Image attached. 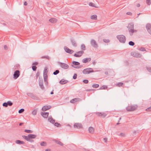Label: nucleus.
Returning a JSON list of instances; mask_svg holds the SVG:
<instances>
[{
  "label": "nucleus",
  "instance_id": "603ef678",
  "mask_svg": "<svg viewBox=\"0 0 151 151\" xmlns=\"http://www.w3.org/2000/svg\"><path fill=\"white\" fill-rule=\"evenodd\" d=\"M2 105L3 106L5 107H7L8 106V105L7 102H4L3 103Z\"/></svg>",
  "mask_w": 151,
  "mask_h": 151
},
{
  "label": "nucleus",
  "instance_id": "3c124183",
  "mask_svg": "<svg viewBox=\"0 0 151 151\" xmlns=\"http://www.w3.org/2000/svg\"><path fill=\"white\" fill-rule=\"evenodd\" d=\"M24 109H21L18 112L19 113H21L23 112L24 111Z\"/></svg>",
  "mask_w": 151,
  "mask_h": 151
},
{
  "label": "nucleus",
  "instance_id": "f257e3e1",
  "mask_svg": "<svg viewBox=\"0 0 151 151\" xmlns=\"http://www.w3.org/2000/svg\"><path fill=\"white\" fill-rule=\"evenodd\" d=\"M127 28L129 29V31L131 36L133 35V34L134 31H136V30L134 31V25L133 23L129 24L128 25Z\"/></svg>",
  "mask_w": 151,
  "mask_h": 151
},
{
  "label": "nucleus",
  "instance_id": "bb28decb",
  "mask_svg": "<svg viewBox=\"0 0 151 151\" xmlns=\"http://www.w3.org/2000/svg\"><path fill=\"white\" fill-rule=\"evenodd\" d=\"M91 18L92 19L97 20V16L95 14L91 16Z\"/></svg>",
  "mask_w": 151,
  "mask_h": 151
},
{
  "label": "nucleus",
  "instance_id": "4468645a",
  "mask_svg": "<svg viewBox=\"0 0 151 151\" xmlns=\"http://www.w3.org/2000/svg\"><path fill=\"white\" fill-rule=\"evenodd\" d=\"M74 127L76 128H82V125L80 123H76L74 125Z\"/></svg>",
  "mask_w": 151,
  "mask_h": 151
},
{
  "label": "nucleus",
  "instance_id": "412c9836",
  "mask_svg": "<svg viewBox=\"0 0 151 151\" xmlns=\"http://www.w3.org/2000/svg\"><path fill=\"white\" fill-rule=\"evenodd\" d=\"M68 82V81L67 80H65L64 79H61L59 82V83L61 84H65Z\"/></svg>",
  "mask_w": 151,
  "mask_h": 151
},
{
  "label": "nucleus",
  "instance_id": "72a5a7b5",
  "mask_svg": "<svg viewBox=\"0 0 151 151\" xmlns=\"http://www.w3.org/2000/svg\"><path fill=\"white\" fill-rule=\"evenodd\" d=\"M81 49L83 50H85L86 49V46L84 44H82L81 45Z\"/></svg>",
  "mask_w": 151,
  "mask_h": 151
},
{
  "label": "nucleus",
  "instance_id": "a18cd8bd",
  "mask_svg": "<svg viewBox=\"0 0 151 151\" xmlns=\"http://www.w3.org/2000/svg\"><path fill=\"white\" fill-rule=\"evenodd\" d=\"M123 84V83L122 82H119L117 83L116 85V86H119L120 87L122 86Z\"/></svg>",
  "mask_w": 151,
  "mask_h": 151
},
{
  "label": "nucleus",
  "instance_id": "c85d7f7f",
  "mask_svg": "<svg viewBox=\"0 0 151 151\" xmlns=\"http://www.w3.org/2000/svg\"><path fill=\"white\" fill-rule=\"evenodd\" d=\"M47 73L48 70H47V68H45L43 71V75H47Z\"/></svg>",
  "mask_w": 151,
  "mask_h": 151
},
{
  "label": "nucleus",
  "instance_id": "f03ea898",
  "mask_svg": "<svg viewBox=\"0 0 151 151\" xmlns=\"http://www.w3.org/2000/svg\"><path fill=\"white\" fill-rule=\"evenodd\" d=\"M116 37L120 42L122 43L125 42L126 39L124 35H118Z\"/></svg>",
  "mask_w": 151,
  "mask_h": 151
},
{
  "label": "nucleus",
  "instance_id": "f8f14e48",
  "mask_svg": "<svg viewBox=\"0 0 151 151\" xmlns=\"http://www.w3.org/2000/svg\"><path fill=\"white\" fill-rule=\"evenodd\" d=\"M146 28L148 32L151 35V24H147L146 26Z\"/></svg>",
  "mask_w": 151,
  "mask_h": 151
},
{
  "label": "nucleus",
  "instance_id": "4d7b16f0",
  "mask_svg": "<svg viewBox=\"0 0 151 151\" xmlns=\"http://www.w3.org/2000/svg\"><path fill=\"white\" fill-rule=\"evenodd\" d=\"M83 82L85 84H87L88 83V80L85 79L83 80Z\"/></svg>",
  "mask_w": 151,
  "mask_h": 151
},
{
  "label": "nucleus",
  "instance_id": "e2e57ef3",
  "mask_svg": "<svg viewBox=\"0 0 151 151\" xmlns=\"http://www.w3.org/2000/svg\"><path fill=\"white\" fill-rule=\"evenodd\" d=\"M38 64V63L37 62H35L33 63L32 65H36Z\"/></svg>",
  "mask_w": 151,
  "mask_h": 151
},
{
  "label": "nucleus",
  "instance_id": "a211bd4d",
  "mask_svg": "<svg viewBox=\"0 0 151 151\" xmlns=\"http://www.w3.org/2000/svg\"><path fill=\"white\" fill-rule=\"evenodd\" d=\"M37 137V135L32 134H29L27 136V137L29 139H35Z\"/></svg>",
  "mask_w": 151,
  "mask_h": 151
},
{
  "label": "nucleus",
  "instance_id": "e433bc0d",
  "mask_svg": "<svg viewBox=\"0 0 151 151\" xmlns=\"http://www.w3.org/2000/svg\"><path fill=\"white\" fill-rule=\"evenodd\" d=\"M31 97L33 99H34L35 100L37 99V96H36L34 95L33 94H32L31 95Z\"/></svg>",
  "mask_w": 151,
  "mask_h": 151
},
{
  "label": "nucleus",
  "instance_id": "393cba45",
  "mask_svg": "<svg viewBox=\"0 0 151 151\" xmlns=\"http://www.w3.org/2000/svg\"><path fill=\"white\" fill-rule=\"evenodd\" d=\"M15 142L17 144H24L25 143L24 142L19 140H17Z\"/></svg>",
  "mask_w": 151,
  "mask_h": 151
},
{
  "label": "nucleus",
  "instance_id": "338daca9",
  "mask_svg": "<svg viewBox=\"0 0 151 151\" xmlns=\"http://www.w3.org/2000/svg\"><path fill=\"white\" fill-rule=\"evenodd\" d=\"M127 14L129 15H131L132 13L130 12H128L127 13Z\"/></svg>",
  "mask_w": 151,
  "mask_h": 151
},
{
  "label": "nucleus",
  "instance_id": "1a4fd4ad",
  "mask_svg": "<svg viewBox=\"0 0 151 151\" xmlns=\"http://www.w3.org/2000/svg\"><path fill=\"white\" fill-rule=\"evenodd\" d=\"M64 49L66 52L70 54H72L74 52L73 50L69 49L66 46L64 47Z\"/></svg>",
  "mask_w": 151,
  "mask_h": 151
},
{
  "label": "nucleus",
  "instance_id": "4be33fe9",
  "mask_svg": "<svg viewBox=\"0 0 151 151\" xmlns=\"http://www.w3.org/2000/svg\"><path fill=\"white\" fill-rule=\"evenodd\" d=\"M49 21L51 23H55L57 22V20L56 18H52L49 20Z\"/></svg>",
  "mask_w": 151,
  "mask_h": 151
},
{
  "label": "nucleus",
  "instance_id": "0e129e2a",
  "mask_svg": "<svg viewBox=\"0 0 151 151\" xmlns=\"http://www.w3.org/2000/svg\"><path fill=\"white\" fill-rule=\"evenodd\" d=\"M107 140V138H104V140L105 142H106Z\"/></svg>",
  "mask_w": 151,
  "mask_h": 151
},
{
  "label": "nucleus",
  "instance_id": "c756f323",
  "mask_svg": "<svg viewBox=\"0 0 151 151\" xmlns=\"http://www.w3.org/2000/svg\"><path fill=\"white\" fill-rule=\"evenodd\" d=\"M40 145L42 146H45L47 145V143L44 141L40 143Z\"/></svg>",
  "mask_w": 151,
  "mask_h": 151
},
{
  "label": "nucleus",
  "instance_id": "2eb2a0df",
  "mask_svg": "<svg viewBox=\"0 0 151 151\" xmlns=\"http://www.w3.org/2000/svg\"><path fill=\"white\" fill-rule=\"evenodd\" d=\"M49 113L47 112H42L41 113V115L45 118H47L49 115Z\"/></svg>",
  "mask_w": 151,
  "mask_h": 151
},
{
  "label": "nucleus",
  "instance_id": "b1692460",
  "mask_svg": "<svg viewBox=\"0 0 151 151\" xmlns=\"http://www.w3.org/2000/svg\"><path fill=\"white\" fill-rule=\"evenodd\" d=\"M48 121L52 124L54 123L55 122V120L53 119L52 117H49L48 119Z\"/></svg>",
  "mask_w": 151,
  "mask_h": 151
},
{
  "label": "nucleus",
  "instance_id": "052dcab7",
  "mask_svg": "<svg viewBox=\"0 0 151 151\" xmlns=\"http://www.w3.org/2000/svg\"><path fill=\"white\" fill-rule=\"evenodd\" d=\"M147 69L148 71L151 73V68L150 67H147Z\"/></svg>",
  "mask_w": 151,
  "mask_h": 151
},
{
  "label": "nucleus",
  "instance_id": "de8ad7c7",
  "mask_svg": "<svg viewBox=\"0 0 151 151\" xmlns=\"http://www.w3.org/2000/svg\"><path fill=\"white\" fill-rule=\"evenodd\" d=\"M32 68L33 71H36V70L37 67L36 66L32 65Z\"/></svg>",
  "mask_w": 151,
  "mask_h": 151
},
{
  "label": "nucleus",
  "instance_id": "6e6d98bb",
  "mask_svg": "<svg viewBox=\"0 0 151 151\" xmlns=\"http://www.w3.org/2000/svg\"><path fill=\"white\" fill-rule=\"evenodd\" d=\"M77 77V74L76 73H75L73 76V78L74 79H76Z\"/></svg>",
  "mask_w": 151,
  "mask_h": 151
},
{
  "label": "nucleus",
  "instance_id": "39448f33",
  "mask_svg": "<svg viewBox=\"0 0 151 151\" xmlns=\"http://www.w3.org/2000/svg\"><path fill=\"white\" fill-rule=\"evenodd\" d=\"M58 63L61 67L64 69H68L69 68V65L65 63H63L60 62H59Z\"/></svg>",
  "mask_w": 151,
  "mask_h": 151
},
{
  "label": "nucleus",
  "instance_id": "bf43d9fd",
  "mask_svg": "<svg viewBox=\"0 0 151 151\" xmlns=\"http://www.w3.org/2000/svg\"><path fill=\"white\" fill-rule=\"evenodd\" d=\"M119 135L122 137H125V134L124 133H121L119 134Z\"/></svg>",
  "mask_w": 151,
  "mask_h": 151
},
{
  "label": "nucleus",
  "instance_id": "37998d69",
  "mask_svg": "<svg viewBox=\"0 0 151 151\" xmlns=\"http://www.w3.org/2000/svg\"><path fill=\"white\" fill-rule=\"evenodd\" d=\"M8 106H12L13 105V103L10 101H8L7 102Z\"/></svg>",
  "mask_w": 151,
  "mask_h": 151
},
{
  "label": "nucleus",
  "instance_id": "680f3d73",
  "mask_svg": "<svg viewBox=\"0 0 151 151\" xmlns=\"http://www.w3.org/2000/svg\"><path fill=\"white\" fill-rule=\"evenodd\" d=\"M40 88L43 90L44 89V87L43 86V85H39Z\"/></svg>",
  "mask_w": 151,
  "mask_h": 151
},
{
  "label": "nucleus",
  "instance_id": "0eeeda50",
  "mask_svg": "<svg viewBox=\"0 0 151 151\" xmlns=\"http://www.w3.org/2000/svg\"><path fill=\"white\" fill-rule=\"evenodd\" d=\"M20 75V71L18 70H16L14 73L13 75V77L14 79H17Z\"/></svg>",
  "mask_w": 151,
  "mask_h": 151
},
{
  "label": "nucleus",
  "instance_id": "79ce46f5",
  "mask_svg": "<svg viewBox=\"0 0 151 151\" xmlns=\"http://www.w3.org/2000/svg\"><path fill=\"white\" fill-rule=\"evenodd\" d=\"M146 3L148 5H150L151 4V0H146Z\"/></svg>",
  "mask_w": 151,
  "mask_h": 151
},
{
  "label": "nucleus",
  "instance_id": "9d476101",
  "mask_svg": "<svg viewBox=\"0 0 151 151\" xmlns=\"http://www.w3.org/2000/svg\"><path fill=\"white\" fill-rule=\"evenodd\" d=\"M84 52L83 50L77 52V54H75L74 55V56L77 57H79L81 56L82 55L83 53Z\"/></svg>",
  "mask_w": 151,
  "mask_h": 151
},
{
  "label": "nucleus",
  "instance_id": "5fc2aeb1",
  "mask_svg": "<svg viewBox=\"0 0 151 151\" xmlns=\"http://www.w3.org/2000/svg\"><path fill=\"white\" fill-rule=\"evenodd\" d=\"M103 41L104 42H110V40H107L106 39H104L103 40Z\"/></svg>",
  "mask_w": 151,
  "mask_h": 151
},
{
  "label": "nucleus",
  "instance_id": "864d4df0",
  "mask_svg": "<svg viewBox=\"0 0 151 151\" xmlns=\"http://www.w3.org/2000/svg\"><path fill=\"white\" fill-rule=\"evenodd\" d=\"M146 111H151V106L146 109Z\"/></svg>",
  "mask_w": 151,
  "mask_h": 151
},
{
  "label": "nucleus",
  "instance_id": "473e14b6",
  "mask_svg": "<svg viewBox=\"0 0 151 151\" xmlns=\"http://www.w3.org/2000/svg\"><path fill=\"white\" fill-rule=\"evenodd\" d=\"M71 66L72 67H73L74 68H80L82 67V66L81 65H78V66H74L73 65H71Z\"/></svg>",
  "mask_w": 151,
  "mask_h": 151
},
{
  "label": "nucleus",
  "instance_id": "5701e85b",
  "mask_svg": "<svg viewBox=\"0 0 151 151\" xmlns=\"http://www.w3.org/2000/svg\"><path fill=\"white\" fill-rule=\"evenodd\" d=\"M54 141L58 145H60V146H63L64 145V144L60 141H58L57 140L55 139Z\"/></svg>",
  "mask_w": 151,
  "mask_h": 151
},
{
  "label": "nucleus",
  "instance_id": "6ab92c4d",
  "mask_svg": "<svg viewBox=\"0 0 151 151\" xmlns=\"http://www.w3.org/2000/svg\"><path fill=\"white\" fill-rule=\"evenodd\" d=\"M91 60V58H85L83 59L82 62L84 63H86Z\"/></svg>",
  "mask_w": 151,
  "mask_h": 151
},
{
  "label": "nucleus",
  "instance_id": "ddd939ff",
  "mask_svg": "<svg viewBox=\"0 0 151 151\" xmlns=\"http://www.w3.org/2000/svg\"><path fill=\"white\" fill-rule=\"evenodd\" d=\"M81 99L79 98H75L70 101V102L71 103H74L75 102L81 101Z\"/></svg>",
  "mask_w": 151,
  "mask_h": 151
},
{
  "label": "nucleus",
  "instance_id": "cd10ccee",
  "mask_svg": "<svg viewBox=\"0 0 151 151\" xmlns=\"http://www.w3.org/2000/svg\"><path fill=\"white\" fill-rule=\"evenodd\" d=\"M72 65H73L74 66L78 65V66L80 64V63L79 62L77 61H73L72 62Z\"/></svg>",
  "mask_w": 151,
  "mask_h": 151
},
{
  "label": "nucleus",
  "instance_id": "58836bf2",
  "mask_svg": "<svg viewBox=\"0 0 151 151\" xmlns=\"http://www.w3.org/2000/svg\"><path fill=\"white\" fill-rule=\"evenodd\" d=\"M129 45L132 46H133L135 44L134 42L132 41H130L129 42Z\"/></svg>",
  "mask_w": 151,
  "mask_h": 151
},
{
  "label": "nucleus",
  "instance_id": "49530a36",
  "mask_svg": "<svg viewBox=\"0 0 151 151\" xmlns=\"http://www.w3.org/2000/svg\"><path fill=\"white\" fill-rule=\"evenodd\" d=\"M99 86V85L98 84H94L92 85V87L94 88H97Z\"/></svg>",
  "mask_w": 151,
  "mask_h": 151
},
{
  "label": "nucleus",
  "instance_id": "69168bd1",
  "mask_svg": "<svg viewBox=\"0 0 151 151\" xmlns=\"http://www.w3.org/2000/svg\"><path fill=\"white\" fill-rule=\"evenodd\" d=\"M4 48L5 50H7V47L6 45H4Z\"/></svg>",
  "mask_w": 151,
  "mask_h": 151
},
{
  "label": "nucleus",
  "instance_id": "13d9d810",
  "mask_svg": "<svg viewBox=\"0 0 151 151\" xmlns=\"http://www.w3.org/2000/svg\"><path fill=\"white\" fill-rule=\"evenodd\" d=\"M40 74V73L38 71L36 74V77L37 79L39 76Z\"/></svg>",
  "mask_w": 151,
  "mask_h": 151
},
{
  "label": "nucleus",
  "instance_id": "a878e982",
  "mask_svg": "<svg viewBox=\"0 0 151 151\" xmlns=\"http://www.w3.org/2000/svg\"><path fill=\"white\" fill-rule=\"evenodd\" d=\"M88 130L90 133H93L94 131V128L92 127H89L88 128Z\"/></svg>",
  "mask_w": 151,
  "mask_h": 151
},
{
  "label": "nucleus",
  "instance_id": "8fccbe9b",
  "mask_svg": "<svg viewBox=\"0 0 151 151\" xmlns=\"http://www.w3.org/2000/svg\"><path fill=\"white\" fill-rule=\"evenodd\" d=\"M139 50H140V51H143V52L144 51H146V50H145V48L144 47H141L140 48H139Z\"/></svg>",
  "mask_w": 151,
  "mask_h": 151
},
{
  "label": "nucleus",
  "instance_id": "9b49d317",
  "mask_svg": "<svg viewBox=\"0 0 151 151\" xmlns=\"http://www.w3.org/2000/svg\"><path fill=\"white\" fill-rule=\"evenodd\" d=\"M131 55L132 56L136 58H140L141 56V54L139 53H136V52L131 53Z\"/></svg>",
  "mask_w": 151,
  "mask_h": 151
},
{
  "label": "nucleus",
  "instance_id": "6e6552de",
  "mask_svg": "<svg viewBox=\"0 0 151 151\" xmlns=\"http://www.w3.org/2000/svg\"><path fill=\"white\" fill-rule=\"evenodd\" d=\"M96 114L98 116L101 117L103 118L105 117L107 115L106 113L103 112H96Z\"/></svg>",
  "mask_w": 151,
  "mask_h": 151
},
{
  "label": "nucleus",
  "instance_id": "c03bdc74",
  "mask_svg": "<svg viewBox=\"0 0 151 151\" xmlns=\"http://www.w3.org/2000/svg\"><path fill=\"white\" fill-rule=\"evenodd\" d=\"M44 81H47V76L43 75Z\"/></svg>",
  "mask_w": 151,
  "mask_h": 151
},
{
  "label": "nucleus",
  "instance_id": "f3484780",
  "mask_svg": "<svg viewBox=\"0 0 151 151\" xmlns=\"http://www.w3.org/2000/svg\"><path fill=\"white\" fill-rule=\"evenodd\" d=\"M51 107L50 106H45L42 108V110L43 111H46L50 109Z\"/></svg>",
  "mask_w": 151,
  "mask_h": 151
},
{
  "label": "nucleus",
  "instance_id": "c9c22d12",
  "mask_svg": "<svg viewBox=\"0 0 151 151\" xmlns=\"http://www.w3.org/2000/svg\"><path fill=\"white\" fill-rule=\"evenodd\" d=\"M89 5L90 6H91L93 7H95L96 8L97 7H96L95 6V4L92 2L89 3Z\"/></svg>",
  "mask_w": 151,
  "mask_h": 151
},
{
  "label": "nucleus",
  "instance_id": "a19ab883",
  "mask_svg": "<svg viewBox=\"0 0 151 151\" xmlns=\"http://www.w3.org/2000/svg\"><path fill=\"white\" fill-rule=\"evenodd\" d=\"M54 125L55 126L58 127H60L61 126L60 124L58 122H55V123Z\"/></svg>",
  "mask_w": 151,
  "mask_h": 151
},
{
  "label": "nucleus",
  "instance_id": "4c0bfd02",
  "mask_svg": "<svg viewBox=\"0 0 151 151\" xmlns=\"http://www.w3.org/2000/svg\"><path fill=\"white\" fill-rule=\"evenodd\" d=\"M37 111V109H34L32 112V114L33 115H36V114Z\"/></svg>",
  "mask_w": 151,
  "mask_h": 151
},
{
  "label": "nucleus",
  "instance_id": "dca6fc26",
  "mask_svg": "<svg viewBox=\"0 0 151 151\" xmlns=\"http://www.w3.org/2000/svg\"><path fill=\"white\" fill-rule=\"evenodd\" d=\"M22 137L25 139V140H26L27 141H29V142H34V140H33L32 139H29V138H27V136H25V135H22Z\"/></svg>",
  "mask_w": 151,
  "mask_h": 151
},
{
  "label": "nucleus",
  "instance_id": "7ed1b4c3",
  "mask_svg": "<svg viewBox=\"0 0 151 151\" xmlns=\"http://www.w3.org/2000/svg\"><path fill=\"white\" fill-rule=\"evenodd\" d=\"M137 107V105L128 106L126 108V110L128 111H132L136 110Z\"/></svg>",
  "mask_w": 151,
  "mask_h": 151
},
{
  "label": "nucleus",
  "instance_id": "f704fd0d",
  "mask_svg": "<svg viewBox=\"0 0 151 151\" xmlns=\"http://www.w3.org/2000/svg\"><path fill=\"white\" fill-rule=\"evenodd\" d=\"M107 88L106 86H103L101 87L99 89H105Z\"/></svg>",
  "mask_w": 151,
  "mask_h": 151
},
{
  "label": "nucleus",
  "instance_id": "20e7f679",
  "mask_svg": "<svg viewBox=\"0 0 151 151\" xmlns=\"http://www.w3.org/2000/svg\"><path fill=\"white\" fill-rule=\"evenodd\" d=\"M94 71L91 68H87L84 69L83 71V73L84 74H88L90 73L93 72Z\"/></svg>",
  "mask_w": 151,
  "mask_h": 151
},
{
  "label": "nucleus",
  "instance_id": "2f4dec72",
  "mask_svg": "<svg viewBox=\"0 0 151 151\" xmlns=\"http://www.w3.org/2000/svg\"><path fill=\"white\" fill-rule=\"evenodd\" d=\"M24 132H25L29 133H31L33 132V131L32 130L28 129H25Z\"/></svg>",
  "mask_w": 151,
  "mask_h": 151
},
{
  "label": "nucleus",
  "instance_id": "423d86ee",
  "mask_svg": "<svg viewBox=\"0 0 151 151\" xmlns=\"http://www.w3.org/2000/svg\"><path fill=\"white\" fill-rule=\"evenodd\" d=\"M91 44L94 48H97L98 46L96 41L93 39L91 40L90 42Z\"/></svg>",
  "mask_w": 151,
  "mask_h": 151
},
{
  "label": "nucleus",
  "instance_id": "ea45409f",
  "mask_svg": "<svg viewBox=\"0 0 151 151\" xmlns=\"http://www.w3.org/2000/svg\"><path fill=\"white\" fill-rule=\"evenodd\" d=\"M60 71L59 70H56L55 71L53 72V74L54 75H56L59 73Z\"/></svg>",
  "mask_w": 151,
  "mask_h": 151
},
{
  "label": "nucleus",
  "instance_id": "7c9ffc66",
  "mask_svg": "<svg viewBox=\"0 0 151 151\" xmlns=\"http://www.w3.org/2000/svg\"><path fill=\"white\" fill-rule=\"evenodd\" d=\"M39 85H41L43 84V81L42 79H40V78L39 80Z\"/></svg>",
  "mask_w": 151,
  "mask_h": 151
},
{
  "label": "nucleus",
  "instance_id": "09e8293b",
  "mask_svg": "<svg viewBox=\"0 0 151 151\" xmlns=\"http://www.w3.org/2000/svg\"><path fill=\"white\" fill-rule=\"evenodd\" d=\"M42 58H46L48 60L50 59V58L48 56H42Z\"/></svg>",
  "mask_w": 151,
  "mask_h": 151
},
{
  "label": "nucleus",
  "instance_id": "774afa93",
  "mask_svg": "<svg viewBox=\"0 0 151 151\" xmlns=\"http://www.w3.org/2000/svg\"><path fill=\"white\" fill-rule=\"evenodd\" d=\"M24 5H25V6L27 5V2L26 1H25L24 2Z\"/></svg>",
  "mask_w": 151,
  "mask_h": 151
},
{
  "label": "nucleus",
  "instance_id": "aec40b11",
  "mask_svg": "<svg viewBox=\"0 0 151 151\" xmlns=\"http://www.w3.org/2000/svg\"><path fill=\"white\" fill-rule=\"evenodd\" d=\"M71 42L72 45L76 47L77 46V44L75 40L73 38L71 39Z\"/></svg>",
  "mask_w": 151,
  "mask_h": 151
}]
</instances>
